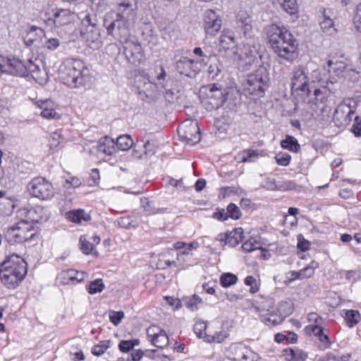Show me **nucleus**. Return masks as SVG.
Listing matches in <instances>:
<instances>
[{
  "label": "nucleus",
  "mask_w": 361,
  "mask_h": 361,
  "mask_svg": "<svg viewBox=\"0 0 361 361\" xmlns=\"http://www.w3.org/2000/svg\"><path fill=\"white\" fill-rule=\"evenodd\" d=\"M27 226V223L26 221H21L16 224V228H18V234L23 236L24 239H23V243L31 239L34 236V233H31L30 235H24L25 233V228Z\"/></svg>",
  "instance_id": "52"
},
{
  "label": "nucleus",
  "mask_w": 361,
  "mask_h": 361,
  "mask_svg": "<svg viewBox=\"0 0 361 361\" xmlns=\"http://www.w3.org/2000/svg\"><path fill=\"white\" fill-rule=\"evenodd\" d=\"M278 164L286 166L289 164L291 157L288 153L280 152L275 157Z\"/></svg>",
  "instance_id": "50"
},
{
  "label": "nucleus",
  "mask_w": 361,
  "mask_h": 361,
  "mask_svg": "<svg viewBox=\"0 0 361 361\" xmlns=\"http://www.w3.org/2000/svg\"><path fill=\"white\" fill-rule=\"evenodd\" d=\"M259 156L257 151L253 149H247L240 154L241 162H252Z\"/></svg>",
  "instance_id": "44"
},
{
  "label": "nucleus",
  "mask_w": 361,
  "mask_h": 361,
  "mask_svg": "<svg viewBox=\"0 0 361 361\" xmlns=\"http://www.w3.org/2000/svg\"><path fill=\"white\" fill-rule=\"evenodd\" d=\"M291 90L301 96H309L310 89L309 79L305 73V68L302 66L295 68L293 71L291 78Z\"/></svg>",
  "instance_id": "8"
},
{
  "label": "nucleus",
  "mask_w": 361,
  "mask_h": 361,
  "mask_svg": "<svg viewBox=\"0 0 361 361\" xmlns=\"http://www.w3.org/2000/svg\"><path fill=\"white\" fill-rule=\"evenodd\" d=\"M180 140L188 145H194L200 141V132L196 121H185L178 128Z\"/></svg>",
  "instance_id": "9"
},
{
  "label": "nucleus",
  "mask_w": 361,
  "mask_h": 361,
  "mask_svg": "<svg viewBox=\"0 0 361 361\" xmlns=\"http://www.w3.org/2000/svg\"><path fill=\"white\" fill-rule=\"evenodd\" d=\"M107 34L123 42L129 35V18L121 13L109 12L103 18Z\"/></svg>",
  "instance_id": "4"
},
{
  "label": "nucleus",
  "mask_w": 361,
  "mask_h": 361,
  "mask_svg": "<svg viewBox=\"0 0 361 361\" xmlns=\"http://www.w3.org/2000/svg\"><path fill=\"white\" fill-rule=\"evenodd\" d=\"M351 131L356 137H361V118L355 116L354 123L351 127Z\"/></svg>",
  "instance_id": "54"
},
{
  "label": "nucleus",
  "mask_w": 361,
  "mask_h": 361,
  "mask_svg": "<svg viewBox=\"0 0 361 361\" xmlns=\"http://www.w3.org/2000/svg\"><path fill=\"white\" fill-rule=\"evenodd\" d=\"M268 42L279 57L293 61L298 56V44L293 35L284 27L271 24L266 27Z\"/></svg>",
  "instance_id": "1"
},
{
  "label": "nucleus",
  "mask_w": 361,
  "mask_h": 361,
  "mask_svg": "<svg viewBox=\"0 0 361 361\" xmlns=\"http://www.w3.org/2000/svg\"><path fill=\"white\" fill-rule=\"evenodd\" d=\"M279 310L276 311L275 308L269 313H264L262 314L263 322L267 326H276L281 324L284 319L285 316Z\"/></svg>",
  "instance_id": "23"
},
{
  "label": "nucleus",
  "mask_w": 361,
  "mask_h": 361,
  "mask_svg": "<svg viewBox=\"0 0 361 361\" xmlns=\"http://www.w3.org/2000/svg\"><path fill=\"white\" fill-rule=\"evenodd\" d=\"M79 242L83 254L89 255L92 252L94 248L93 243H91L86 235H81Z\"/></svg>",
  "instance_id": "42"
},
{
  "label": "nucleus",
  "mask_w": 361,
  "mask_h": 361,
  "mask_svg": "<svg viewBox=\"0 0 361 361\" xmlns=\"http://www.w3.org/2000/svg\"><path fill=\"white\" fill-rule=\"evenodd\" d=\"M6 71V74L27 77L26 62L16 58L10 59L8 68Z\"/></svg>",
  "instance_id": "18"
},
{
  "label": "nucleus",
  "mask_w": 361,
  "mask_h": 361,
  "mask_svg": "<svg viewBox=\"0 0 361 361\" xmlns=\"http://www.w3.org/2000/svg\"><path fill=\"white\" fill-rule=\"evenodd\" d=\"M142 152L148 157L154 154L157 148V142L156 140H147L142 145Z\"/></svg>",
  "instance_id": "33"
},
{
  "label": "nucleus",
  "mask_w": 361,
  "mask_h": 361,
  "mask_svg": "<svg viewBox=\"0 0 361 361\" xmlns=\"http://www.w3.org/2000/svg\"><path fill=\"white\" fill-rule=\"evenodd\" d=\"M123 54L128 62L138 65L145 61V55L141 45L137 42L123 39Z\"/></svg>",
  "instance_id": "10"
},
{
  "label": "nucleus",
  "mask_w": 361,
  "mask_h": 361,
  "mask_svg": "<svg viewBox=\"0 0 361 361\" xmlns=\"http://www.w3.org/2000/svg\"><path fill=\"white\" fill-rule=\"evenodd\" d=\"M26 274L27 263L18 255H11L1 264L0 278L8 288L18 286Z\"/></svg>",
  "instance_id": "2"
},
{
  "label": "nucleus",
  "mask_w": 361,
  "mask_h": 361,
  "mask_svg": "<svg viewBox=\"0 0 361 361\" xmlns=\"http://www.w3.org/2000/svg\"><path fill=\"white\" fill-rule=\"evenodd\" d=\"M281 6L290 15L295 14L298 12V8L296 0H283Z\"/></svg>",
  "instance_id": "39"
},
{
  "label": "nucleus",
  "mask_w": 361,
  "mask_h": 361,
  "mask_svg": "<svg viewBox=\"0 0 361 361\" xmlns=\"http://www.w3.org/2000/svg\"><path fill=\"white\" fill-rule=\"evenodd\" d=\"M221 72V66L219 63H212L208 68L209 77L212 79L216 78Z\"/></svg>",
  "instance_id": "51"
},
{
  "label": "nucleus",
  "mask_w": 361,
  "mask_h": 361,
  "mask_svg": "<svg viewBox=\"0 0 361 361\" xmlns=\"http://www.w3.org/2000/svg\"><path fill=\"white\" fill-rule=\"evenodd\" d=\"M291 359L290 361H305L307 354L300 349H290Z\"/></svg>",
  "instance_id": "46"
},
{
  "label": "nucleus",
  "mask_w": 361,
  "mask_h": 361,
  "mask_svg": "<svg viewBox=\"0 0 361 361\" xmlns=\"http://www.w3.org/2000/svg\"><path fill=\"white\" fill-rule=\"evenodd\" d=\"M193 54L202 58L201 61H204L205 58L208 59L211 56V54L209 51H203L201 47H195L193 50Z\"/></svg>",
  "instance_id": "61"
},
{
  "label": "nucleus",
  "mask_w": 361,
  "mask_h": 361,
  "mask_svg": "<svg viewBox=\"0 0 361 361\" xmlns=\"http://www.w3.org/2000/svg\"><path fill=\"white\" fill-rule=\"evenodd\" d=\"M61 71L63 83L72 88L84 85L89 75V70L84 63L76 59L66 61Z\"/></svg>",
  "instance_id": "3"
},
{
  "label": "nucleus",
  "mask_w": 361,
  "mask_h": 361,
  "mask_svg": "<svg viewBox=\"0 0 361 361\" xmlns=\"http://www.w3.org/2000/svg\"><path fill=\"white\" fill-rule=\"evenodd\" d=\"M110 321L116 326L118 325L124 317V312L122 311H111L109 314Z\"/></svg>",
  "instance_id": "53"
},
{
  "label": "nucleus",
  "mask_w": 361,
  "mask_h": 361,
  "mask_svg": "<svg viewBox=\"0 0 361 361\" xmlns=\"http://www.w3.org/2000/svg\"><path fill=\"white\" fill-rule=\"evenodd\" d=\"M245 283L247 286H250V292L254 293L258 290V288L256 285V279L252 276H247L245 279Z\"/></svg>",
  "instance_id": "60"
},
{
  "label": "nucleus",
  "mask_w": 361,
  "mask_h": 361,
  "mask_svg": "<svg viewBox=\"0 0 361 361\" xmlns=\"http://www.w3.org/2000/svg\"><path fill=\"white\" fill-rule=\"evenodd\" d=\"M306 331L315 336H319L322 334L323 329L319 325H310L306 327Z\"/></svg>",
  "instance_id": "62"
},
{
  "label": "nucleus",
  "mask_w": 361,
  "mask_h": 361,
  "mask_svg": "<svg viewBox=\"0 0 361 361\" xmlns=\"http://www.w3.org/2000/svg\"><path fill=\"white\" fill-rule=\"evenodd\" d=\"M227 215L233 219H239L241 216V212L238 207L231 203L227 207Z\"/></svg>",
  "instance_id": "47"
},
{
  "label": "nucleus",
  "mask_w": 361,
  "mask_h": 361,
  "mask_svg": "<svg viewBox=\"0 0 361 361\" xmlns=\"http://www.w3.org/2000/svg\"><path fill=\"white\" fill-rule=\"evenodd\" d=\"M353 23L356 30L361 32V4L357 7L356 13L353 18Z\"/></svg>",
  "instance_id": "57"
},
{
  "label": "nucleus",
  "mask_w": 361,
  "mask_h": 361,
  "mask_svg": "<svg viewBox=\"0 0 361 361\" xmlns=\"http://www.w3.org/2000/svg\"><path fill=\"white\" fill-rule=\"evenodd\" d=\"M43 34V30L36 26H32L24 37V42L27 46H31L37 40L36 37Z\"/></svg>",
  "instance_id": "28"
},
{
  "label": "nucleus",
  "mask_w": 361,
  "mask_h": 361,
  "mask_svg": "<svg viewBox=\"0 0 361 361\" xmlns=\"http://www.w3.org/2000/svg\"><path fill=\"white\" fill-rule=\"evenodd\" d=\"M204 30L207 34L214 35L221 27V20L212 10H207L204 13Z\"/></svg>",
  "instance_id": "15"
},
{
  "label": "nucleus",
  "mask_w": 361,
  "mask_h": 361,
  "mask_svg": "<svg viewBox=\"0 0 361 361\" xmlns=\"http://www.w3.org/2000/svg\"><path fill=\"white\" fill-rule=\"evenodd\" d=\"M313 274L314 271H312V269L309 267H306L297 272V277H299L300 279H302L312 276Z\"/></svg>",
  "instance_id": "59"
},
{
  "label": "nucleus",
  "mask_w": 361,
  "mask_h": 361,
  "mask_svg": "<svg viewBox=\"0 0 361 361\" xmlns=\"http://www.w3.org/2000/svg\"><path fill=\"white\" fill-rule=\"evenodd\" d=\"M237 281V276L231 273L223 274L220 277V283L223 287H229L234 285Z\"/></svg>",
  "instance_id": "38"
},
{
  "label": "nucleus",
  "mask_w": 361,
  "mask_h": 361,
  "mask_svg": "<svg viewBox=\"0 0 361 361\" xmlns=\"http://www.w3.org/2000/svg\"><path fill=\"white\" fill-rule=\"evenodd\" d=\"M71 13L68 9H60L54 14V23L57 26L66 24L69 22Z\"/></svg>",
  "instance_id": "27"
},
{
  "label": "nucleus",
  "mask_w": 361,
  "mask_h": 361,
  "mask_svg": "<svg viewBox=\"0 0 361 361\" xmlns=\"http://www.w3.org/2000/svg\"><path fill=\"white\" fill-rule=\"evenodd\" d=\"M323 20L320 22V27L324 33L332 35L336 33L337 30L334 27V20L331 18V11L329 9L323 8Z\"/></svg>",
  "instance_id": "20"
},
{
  "label": "nucleus",
  "mask_w": 361,
  "mask_h": 361,
  "mask_svg": "<svg viewBox=\"0 0 361 361\" xmlns=\"http://www.w3.org/2000/svg\"><path fill=\"white\" fill-rule=\"evenodd\" d=\"M207 324L205 322L198 321L195 322L194 325V331L199 338H203L204 339L205 330L207 329Z\"/></svg>",
  "instance_id": "45"
},
{
  "label": "nucleus",
  "mask_w": 361,
  "mask_h": 361,
  "mask_svg": "<svg viewBox=\"0 0 361 361\" xmlns=\"http://www.w3.org/2000/svg\"><path fill=\"white\" fill-rule=\"evenodd\" d=\"M67 219L74 223H81L82 221H88L91 219L89 214L86 213L84 209H73L66 213Z\"/></svg>",
  "instance_id": "25"
},
{
  "label": "nucleus",
  "mask_w": 361,
  "mask_h": 361,
  "mask_svg": "<svg viewBox=\"0 0 361 361\" xmlns=\"http://www.w3.org/2000/svg\"><path fill=\"white\" fill-rule=\"evenodd\" d=\"M329 57L327 67L324 66L328 72L333 71L337 76L343 77L346 72L349 71V68L343 62L335 60L331 55H329Z\"/></svg>",
  "instance_id": "21"
},
{
  "label": "nucleus",
  "mask_w": 361,
  "mask_h": 361,
  "mask_svg": "<svg viewBox=\"0 0 361 361\" xmlns=\"http://www.w3.org/2000/svg\"><path fill=\"white\" fill-rule=\"evenodd\" d=\"M228 336V334L226 331L217 332L214 335L205 334L204 341L208 342V343H212V342L221 343L223 341H224V339L226 338H227Z\"/></svg>",
  "instance_id": "43"
},
{
  "label": "nucleus",
  "mask_w": 361,
  "mask_h": 361,
  "mask_svg": "<svg viewBox=\"0 0 361 361\" xmlns=\"http://www.w3.org/2000/svg\"><path fill=\"white\" fill-rule=\"evenodd\" d=\"M104 288V284L103 283L102 279H97L94 281H92L90 283L88 286L87 287V290L90 294H95L97 293H101Z\"/></svg>",
  "instance_id": "34"
},
{
  "label": "nucleus",
  "mask_w": 361,
  "mask_h": 361,
  "mask_svg": "<svg viewBox=\"0 0 361 361\" xmlns=\"http://www.w3.org/2000/svg\"><path fill=\"white\" fill-rule=\"evenodd\" d=\"M339 111H341L343 113H347V117H349L348 120H350V115L351 114H354V111H353L350 107L345 104H341L340 106H338L337 107V109H336V114H338Z\"/></svg>",
  "instance_id": "63"
},
{
  "label": "nucleus",
  "mask_w": 361,
  "mask_h": 361,
  "mask_svg": "<svg viewBox=\"0 0 361 361\" xmlns=\"http://www.w3.org/2000/svg\"><path fill=\"white\" fill-rule=\"evenodd\" d=\"M27 76L30 74L34 80L42 85L47 80V75L44 71H41L39 66L31 61L26 62Z\"/></svg>",
  "instance_id": "22"
},
{
  "label": "nucleus",
  "mask_w": 361,
  "mask_h": 361,
  "mask_svg": "<svg viewBox=\"0 0 361 361\" xmlns=\"http://www.w3.org/2000/svg\"><path fill=\"white\" fill-rule=\"evenodd\" d=\"M137 95L140 99L147 103H154L158 99V92L156 84L145 81L142 86L137 87Z\"/></svg>",
  "instance_id": "13"
},
{
  "label": "nucleus",
  "mask_w": 361,
  "mask_h": 361,
  "mask_svg": "<svg viewBox=\"0 0 361 361\" xmlns=\"http://www.w3.org/2000/svg\"><path fill=\"white\" fill-rule=\"evenodd\" d=\"M82 24L85 26L81 33L83 37L89 42L92 49H97L101 46L100 30L97 25V19L94 15L87 14L82 19Z\"/></svg>",
  "instance_id": "6"
},
{
  "label": "nucleus",
  "mask_w": 361,
  "mask_h": 361,
  "mask_svg": "<svg viewBox=\"0 0 361 361\" xmlns=\"http://www.w3.org/2000/svg\"><path fill=\"white\" fill-rule=\"evenodd\" d=\"M220 45L224 48H228L234 43V37L231 35H222L219 39Z\"/></svg>",
  "instance_id": "56"
},
{
  "label": "nucleus",
  "mask_w": 361,
  "mask_h": 361,
  "mask_svg": "<svg viewBox=\"0 0 361 361\" xmlns=\"http://www.w3.org/2000/svg\"><path fill=\"white\" fill-rule=\"evenodd\" d=\"M269 75L267 69L260 67L247 75L243 83V92L250 95L262 97L269 87Z\"/></svg>",
  "instance_id": "5"
},
{
  "label": "nucleus",
  "mask_w": 361,
  "mask_h": 361,
  "mask_svg": "<svg viewBox=\"0 0 361 361\" xmlns=\"http://www.w3.org/2000/svg\"><path fill=\"white\" fill-rule=\"evenodd\" d=\"M140 341L138 339H133V340H123L119 343L118 348L119 350L123 353H128L130 350H132L134 346L137 345Z\"/></svg>",
  "instance_id": "40"
},
{
  "label": "nucleus",
  "mask_w": 361,
  "mask_h": 361,
  "mask_svg": "<svg viewBox=\"0 0 361 361\" xmlns=\"http://www.w3.org/2000/svg\"><path fill=\"white\" fill-rule=\"evenodd\" d=\"M85 274L84 272H79L74 269L63 271L60 274L61 283L63 284L79 283L85 280Z\"/></svg>",
  "instance_id": "19"
},
{
  "label": "nucleus",
  "mask_w": 361,
  "mask_h": 361,
  "mask_svg": "<svg viewBox=\"0 0 361 361\" xmlns=\"http://www.w3.org/2000/svg\"><path fill=\"white\" fill-rule=\"evenodd\" d=\"M132 6L131 4L129 1H123L118 4V12L121 13L129 17V13L131 11L130 7Z\"/></svg>",
  "instance_id": "58"
},
{
  "label": "nucleus",
  "mask_w": 361,
  "mask_h": 361,
  "mask_svg": "<svg viewBox=\"0 0 361 361\" xmlns=\"http://www.w3.org/2000/svg\"><path fill=\"white\" fill-rule=\"evenodd\" d=\"M98 151L107 155H111L115 152V142L108 136H104L97 142Z\"/></svg>",
  "instance_id": "24"
},
{
  "label": "nucleus",
  "mask_w": 361,
  "mask_h": 361,
  "mask_svg": "<svg viewBox=\"0 0 361 361\" xmlns=\"http://www.w3.org/2000/svg\"><path fill=\"white\" fill-rule=\"evenodd\" d=\"M30 194L41 200H47L54 195L52 184L43 177L33 178L27 185Z\"/></svg>",
  "instance_id": "7"
},
{
  "label": "nucleus",
  "mask_w": 361,
  "mask_h": 361,
  "mask_svg": "<svg viewBox=\"0 0 361 361\" xmlns=\"http://www.w3.org/2000/svg\"><path fill=\"white\" fill-rule=\"evenodd\" d=\"M60 44V42L57 38H51L47 40L45 47L51 51L55 50Z\"/></svg>",
  "instance_id": "64"
},
{
  "label": "nucleus",
  "mask_w": 361,
  "mask_h": 361,
  "mask_svg": "<svg viewBox=\"0 0 361 361\" xmlns=\"http://www.w3.org/2000/svg\"><path fill=\"white\" fill-rule=\"evenodd\" d=\"M111 341L109 340H104L100 341L97 345H94L92 349V353L94 355L100 356L110 347Z\"/></svg>",
  "instance_id": "36"
},
{
  "label": "nucleus",
  "mask_w": 361,
  "mask_h": 361,
  "mask_svg": "<svg viewBox=\"0 0 361 361\" xmlns=\"http://www.w3.org/2000/svg\"><path fill=\"white\" fill-rule=\"evenodd\" d=\"M238 28L240 29L245 37H250L252 31V18L248 13L240 11L236 17Z\"/></svg>",
  "instance_id": "16"
},
{
  "label": "nucleus",
  "mask_w": 361,
  "mask_h": 361,
  "mask_svg": "<svg viewBox=\"0 0 361 361\" xmlns=\"http://www.w3.org/2000/svg\"><path fill=\"white\" fill-rule=\"evenodd\" d=\"M268 189L271 190H290L293 183L290 181L283 182L280 185H277L275 180H268L267 182Z\"/></svg>",
  "instance_id": "37"
},
{
  "label": "nucleus",
  "mask_w": 361,
  "mask_h": 361,
  "mask_svg": "<svg viewBox=\"0 0 361 361\" xmlns=\"http://www.w3.org/2000/svg\"><path fill=\"white\" fill-rule=\"evenodd\" d=\"M63 136L61 132L56 131L52 133L50 141L51 147H56L63 140Z\"/></svg>",
  "instance_id": "55"
},
{
  "label": "nucleus",
  "mask_w": 361,
  "mask_h": 361,
  "mask_svg": "<svg viewBox=\"0 0 361 361\" xmlns=\"http://www.w3.org/2000/svg\"><path fill=\"white\" fill-rule=\"evenodd\" d=\"M243 238V230L242 228H237L233 229L229 233L219 235L217 240H225V243L231 247H235L242 241Z\"/></svg>",
  "instance_id": "17"
},
{
  "label": "nucleus",
  "mask_w": 361,
  "mask_h": 361,
  "mask_svg": "<svg viewBox=\"0 0 361 361\" xmlns=\"http://www.w3.org/2000/svg\"><path fill=\"white\" fill-rule=\"evenodd\" d=\"M242 248L246 252H252L255 250H262L261 243L256 237H251L243 245Z\"/></svg>",
  "instance_id": "32"
},
{
  "label": "nucleus",
  "mask_w": 361,
  "mask_h": 361,
  "mask_svg": "<svg viewBox=\"0 0 361 361\" xmlns=\"http://www.w3.org/2000/svg\"><path fill=\"white\" fill-rule=\"evenodd\" d=\"M360 319V314L356 310H348L345 312V321L349 327H353L357 324Z\"/></svg>",
  "instance_id": "35"
},
{
  "label": "nucleus",
  "mask_w": 361,
  "mask_h": 361,
  "mask_svg": "<svg viewBox=\"0 0 361 361\" xmlns=\"http://www.w3.org/2000/svg\"><path fill=\"white\" fill-rule=\"evenodd\" d=\"M152 342L154 345L162 348L168 345L169 338L166 333L164 331L155 336L154 338H152Z\"/></svg>",
  "instance_id": "41"
},
{
  "label": "nucleus",
  "mask_w": 361,
  "mask_h": 361,
  "mask_svg": "<svg viewBox=\"0 0 361 361\" xmlns=\"http://www.w3.org/2000/svg\"><path fill=\"white\" fill-rule=\"evenodd\" d=\"M176 68L180 74L191 78H195L200 71L198 62L186 56H181L176 60Z\"/></svg>",
  "instance_id": "12"
},
{
  "label": "nucleus",
  "mask_w": 361,
  "mask_h": 361,
  "mask_svg": "<svg viewBox=\"0 0 361 361\" xmlns=\"http://www.w3.org/2000/svg\"><path fill=\"white\" fill-rule=\"evenodd\" d=\"M281 147L286 149L289 151L298 152L300 146L298 142V140L293 136L287 135L285 140L281 142Z\"/></svg>",
  "instance_id": "30"
},
{
  "label": "nucleus",
  "mask_w": 361,
  "mask_h": 361,
  "mask_svg": "<svg viewBox=\"0 0 361 361\" xmlns=\"http://www.w3.org/2000/svg\"><path fill=\"white\" fill-rule=\"evenodd\" d=\"M226 353L233 361H252L254 357V353L242 343L231 344Z\"/></svg>",
  "instance_id": "11"
},
{
  "label": "nucleus",
  "mask_w": 361,
  "mask_h": 361,
  "mask_svg": "<svg viewBox=\"0 0 361 361\" xmlns=\"http://www.w3.org/2000/svg\"><path fill=\"white\" fill-rule=\"evenodd\" d=\"M115 145L119 149L126 151L133 146V141L129 135H123L117 137Z\"/></svg>",
  "instance_id": "31"
},
{
  "label": "nucleus",
  "mask_w": 361,
  "mask_h": 361,
  "mask_svg": "<svg viewBox=\"0 0 361 361\" xmlns=\"http://www.w3.org/2000/svg\"><path fill=\"white\" fill-rule=\"evenodd\" d=\"M202 302V299L197 295H193L192 298L185 301V306L192 311L197 309V304Z\"/></svg>",
  "instance_id": "49"
},
{
  "label": "nucleus",
  "mask_w": 361,
  "mask_h": 361,
  "mask_svg": "<svg viewBox=\"0 0 361 361\" xmlns=\"http://www.w3.org/2000/svg\"><path fill=\"white\" fill-rule=\"evenodd\" d=\"M18 228L16 225L8 227L5 233V238L8 243L13 244L16 243H23V237L18 234Z\"/></svg>",
  "instance_id": "29"
},
{
  "label": "nucleus",
  "mask_w": 361,
  "mask_h": 361,
  "mask_svg": "<svg viewBox=\"0 0 361 361\" xmlns=\"http://www.w3.org/2000/svg\"><path fill=\"white\" fill-rule=\"evenodd\" d=\"M226 101L225 91L221 90V87L219 84H213L209 90L208 94V102L211 105L207 109H217L222 106Z\"/></svg>",
  "instance_id": "14"
},
{
  "label": "nucleus",
  "mask_w": 361,
  "mask_h": 361,
  "mask_svg": "<svg viewBox=\"0 0 361 361\" xmlns=\"http://www.w3.org/2000/svg\"><path fill=\"white\" fill-rule=\"evenodd\" d=\"M49 101H44L41 102V104H39V106L40 109H42V111L40 112L41 116L47 119L50 118H54V119H59L60 115L57 114V112L51 107H49Z\"/></svg>",
  "instance_id": "26"
},
{
  "label": "nucleus",
  "mask_w": 361,
  "mask_h": 361,
  "mask_svg": "<svg viewBox=\"0 0 361 361\" xmlns=\"http://www.w3.org/2000/svg\"><path fill=\"white\" fill-rule=\"evenodd\" d=\"M257 308L262 314L264 313H269L274 309V302L273 299H267L264 303Z\"/></svg>",
  "instance_id": "48"
}]
</instances>
